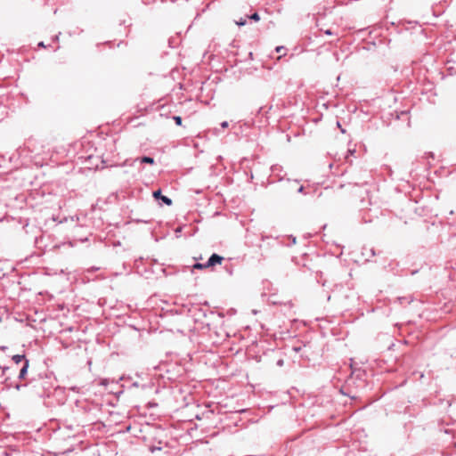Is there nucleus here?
I'll return each instance as SVG.
<instances>
[{
    "instance_id": "f257e3e1",
    "label": "nucleus",
    "mask_w": 456,
    "mask_h": 456,
    "mask_svg": "<svg viewBox=\"0 0 456 456\" xmlns=\"http://www.w3.org/2000/svg\"><path fill=\"white\" fill-rule=\"evenodd\" d=\"M223 256L217 254H213L206 263V266L214 267L216 265H221L223 263Z\"/></svg>"
},
{
    "instance_id": "f03ea898",
    "label": "nucleus",
    "mask_w": 456,
    "mask_h": 456,
    "mask_svg": "<svg viewBox=\"0 0 456 456\" xmlns=\"http://www.w3.org/2000/svg\"><path fill=\"white\" fill-rule=\"evenodd\" d=\"M153 197L155 199H160L167 206L172 205V200L169 198L161 195V191L160 190H158V191H154L153 192Z\"/></svg>"
},
{
    "instance_id": "7ed1b4c3",
    "label": "nucleus",
    "mask_w": 456,
    "mask_h": 456,
    "mask_svg": "<svg viewBox=\"0 0 456 456\" xmlns=\"http://www.w3.org/2000/svg\"><path fill=\"white\" fill-rule=\"evenodd\" d=\"M28 361L25 360L24 366L22 367V369L20 371V375H19L20 379L25 378L27 371H28Z\"/></svg>"
},
{
    "instance_id": "20e7f679",
    "label": "nucleus",
    "mask_w": 456,
    "mask_h": 456,
    "mask_svg": "<svg viewBox=\"0 0 456 456\" xmlns=\"http://www.w3.org/2000/svg\"><path fill=\"white\" fill-rule=\"evenodd\" d=\"M136 160H139L141 163H147V164H154V159L151 157H142L140 159H137Z\"/></svg>"
},
{
    "instance_id": "39448f33",
    "label": "nucleus",
    "mask_w": 456,
    "mask_h": 456,
    "mask_svg": "<svg viewBox=\"0 0 456 456\" xmlns=\"http://www.w3.org/2000/svg\"><path fill=\"white\" fill-rule=\"evenodd\" d=\"M12 360L15 363L19 364L21 361L25 360V355L23 354H15L12 356Z\"/></svg>"
},
{
    "instance_id": "423d86ee",
    "label": "nucleus",
    "mask_w": 456,
    "mask_h": 456,
    "mask_svg": "<svg viewBox=\"0 0 456 456\" xmlns=\"http://www.w3.org/2000/svg\"><path fill=\"white\" fill-rule=\"evenodd\" d=\"M193 268L195 269H205V268H209V266H206V264H195L193 265Z\"/></svg>"
},
{
    "instance_id": "0eeeda50",
    "label": "nucleus",
    "mask_w": 456,
    "mask_h": 456,
    "mask_svg": "<svg viewBox=\"0 0 456 456\" xmlns=\"http://www.w3.org/2000/svg\"><path fill=\"white\" fill-rule=\"evenodd\" d=\"M236 24L238 26H244L246 24V20L241 18V19H240L239 20L236 21Z\"/></svg>"
},
{
    "instance_id": "6e6552de",
    "label": "nucleus",
    "mask_w": 456,
    "mask_h": 456,
    "mask_svg": "<svg viewBox=\"0 0 456 456\" xmlns=\"http://www.w3.org/2000/svg\"><path fill=\"white\" fill-rule=\"evenodd\" d=\"M251 20H254L256 21L259 20L260 17L257 13H253L250 17Z\"/></svg>"
},
{
    "instance_id": "1a4fd4ad",
    "label": "nucleus",
    "mask_w": 456,
    "mask_h": 456,
    "mask_svg": "<svg viewBox=\"0 0 456 456\" xmlns=\"http://www.w3.org/2000/svg\"><path fill=\"white\" fill-rule=\"evenodd\" d=\"M174 119H175V123H176L177 125H181V123H182V118H181V117H179V116H175V117H174Z\"/></svg>"
},
{
    "instance_id": "9d476101",
    "label": "nucleus",
    "mask_w": 456,
    "mask_h": 456,
    "mask_svg": "<svg viewBox=\"0 0 456 456\" xmlns=\"http://www.w3.org/2000/svg\"><path fill=\"white\" fill-rule=\"evenodd\" d=\"M283 49H284V47H283V46H277V47H276V49H275V51H276L277 53H281Z\"/></svg>"
},
{
    "instance_id": "9b49d317",
    "label": "nucleus",
    "mask_w": 456,
    "mask_h": 456,
    "mask_svg": "<svg viewBox=\"0 0 456 456\" xmlns=\"http://www.w3.org/2000/svg\"><path fill=\"white\" fill-rule=\"evenodd\" d=\"M221 126H222L223 128L227 127V126H228V122H227V121H224V122H222V123H221Z\"/></svg>"
},
{
    "instance_id": "f8f14e48",
    "label": "nucleus",
    "mask_w": 456,
    "mask_h": 456,
    "mask_svg": "<svg viewBox=\"0 0 456 456\" xmlns=\"http://www.w3.org/2000/svg\"><path fill=\"white\" fill-rule=\"evenodd\" d=\"M38 45H39V46H41V47H45V45H44V43H43V42H40V43L38 44Z\"/></svg>"
},
{
    "instance_id": "ddd939ff",
    "label": "nucleus",
    "mask_w": 456,
    "mask_h": 456,
    "mask_svg": "<svg viewBox=\"0 0 456 456\" xmlns=\"http://www.w3.org/2000/svg\"><path fill=\"white\" fill-rule=\"evenodd\" d=\"M326 34L330 35L331 33H330V30H327V31H326Z\"/></svg>"
}]
</instances>
